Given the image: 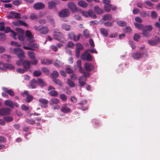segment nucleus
I'll return each instance as SVG.
<instances>
[{
	"mask_svg": "<svg viewBox=\"0 0 160 160\" xmlns=\"http://www.w3.org/2000/svg\"><path fill=\"white\" fill-rule=\"evenodd\" d=\"M5 28V23L3 22H0V31H3Z\"/></svg>",
	"mask_w": 160,
	"mask_h": 160,
	"instance_id": "57",
	"label": "nucleus"
},
{
	"mask_svg": "<svg viewBox=\"0 0 160 160\" xmlns=\"http://www.w3.org/2000/svg\"><path fill=\"white\" fill-rule=\"evenodd\" d=\"M14 51L20 60L24 59V52L22 49L18 48H15L14 49Z\"/></svg>",
	"mask_w": 160,
	"mask_h": 160,
	"instance_id": "3",
	"label": "nucleus"
},
{
	"mask_svg": "<svg viewBox=\"0 0 160 160\" xmlns=\"http://www.w3.org/2000/svg\"><path fill=\"white\" fill-rule=\"evenodd\" d=\"M33 7L35 9L39 10L44 8L45 5L42 2H38L34 4Z\"/></svg>",
	"mask_w": 160,
	"mask_h": 160,
	"instance_id": "13",
	"label": "nucleus"
},
{
	"mask_svg": "<svg viewBox=\"0 0 160 160\" xmlns=\"http://www.w3.org/2000/svg\"><path fill=\"white\" fill-rule=\"evenodd\" d=\"M112 18V17L111 14H107L103 16V20L105 21L111 20Z\"/></svg>",
	"mask_w": 160,
	"mask_h": 160,
	"instance_id": "35",
	"label": "nucleus"
},
{
	"mask_svg": "<svg viewBox=\"0 0 160 160\" xmlns=\"http://www.w3.org/2000/svg\"><path fill=\"white\" fill-rule=\"evenodd\" d=\"M48 94L51 96L53 97H56L58 96V93L55 90L49 92H48Z\"/></svg>",
	"mask_w": 160,
	"mask_h": 160,
	"instance_id": "39",
	"label": "nucleus"
},
{
	"mask_svg": "<svg viewBox=\"0 0 160 160\" xmlns=\"http://www.w3.org/2000/svg\"><path fill=\"white\" fill-rule=\"evenodd\" d=\"M3 68H8L12 69L14 68V66L11 64L8 63H4L3 64Z\"/></svg>",
	"mask_w": 160,
	"mask_h": 160,
	"instance_id": "32",
	"label": "nucleus"
},
{
	"mask_svg": "<svg viewBox=\"0 0 160 160\" xmlns=\"http://www.w3.org/2000/svg\"><path fill=\"white\" fill-rule=\"evenodd\" d=\"M42 30L40 31V33L41 34H46L48 32L49 30L47 27H42Z\"/></svg>",
	"mask_w": 160,
	"mask_h": 160,
	"instance_id": "31",
	"label": "nucleus"
},
{
	"mask_svg": "<svg viewBox=\"0 0 160 160\" xmlns=\"http://www.w3.org/2000/svg\"><path fill=\"white\" fill-rule=\"evenodd\" d=\"M81 58L83 60H86L88 61H91L92 60V56L88 53L85 52L82 54Z\"/></svg>",
	"mask_w": 160,
	"mask_h": 160,
	"instance_id": "9",
	"label": "nucleus"
},
{
	"mask_svg": "<svg viewBox=\"0 0 160 160\" xmlns=\"http://www.w3.org/2000/svg\"><path fill=\"white\" fill-rule=\"evenodd\" d=\"M89 15L88 17H91L93 19H95L96 18V15L94 14L92 9H89L88 10Z\"/></svg>",
	"mask_w": 160,
	"mask_h": 160,
	"instance_id": "38",
	"label": "nucleus"
},
{
	"mask_svg": "<svg viewBox=\"0 0 160 160\" xmlns=\"http://www.w3.org/2000/svg\"><path fill=\"white\" fill-rule=\"evenodd\" d=\"M5 105L11 108H13V104L12 101L10 100H7L5 102Z\"/></svg>",
	"mask_w": 160,
	"mask_h": 160,
	"instance_id": "22",
	"label": "nucleus"
},
{
	"mask_svg": "<svg viewBox=\"0 0 160 160\" xmlns=\"http://www.w3.org/2000/svg\"><path fill=\"white\" fill-rule=\"evenodd\" d=\"M76 49L77 50H82L84 49L83 45L79 43H76Z\"/></svg>",
	"mask_w": 160,
	"mask_h": 160,
	"instance_id": "43",
	"label": "nucleus"
},
{
	"mask_svg": "<svg viewBox=\"0 0 160 160\" xmlns=\"http://www.w3.org/2000/svg\"><path fill=\"white\" fill-rule=\"evenodd\" d=\"M112 8V5L109 4H105L104 6V8L105 10L107 12H109Z\"/></svg>",
	"mask_w": 160,
	"mask_h": 160,
	"instance_id": "46",
	"label": "nucleus"
},
{
	"mask_svg": "<svg viewBox=\"0 0 160 160\" xmlns=\"http://www.w3.org/2000/svg\"><path fill=\"white\" fill-rule=\"evenodd\" d=\"M134 25L135 27L138 29L142 30V29L143 28V26L142 24L135 22Z\"/></svg>",
	"mask_w": 160,
	"mask_h": 160,
	"instance_id": "49",
	"label": "nucleus"
},
{
	"mask_svg": "<svg viewBox=\"0 0 160 160\" xmlns=\"http://www.w3.org/2000/svg\"><path fill=\"white\" fill-rule=\"evenodd\" d=\"M148 42L149 44L152 46H155L157 44L155 41L152 40H148Z\"/></svg>",
	"mask_w": 160,
	"mask_h": 160,
	"instance_id": "54",
	"label": "nucleus"
},
{
	"mask_svg": "<svg viewBox=\"0 0 160 160\" xmlns=\"http://www.w3.org/2000/svg\"><path fill=\"white\" fill-rule=\"evenodd\" d=\"M67 6L68 8L72 12H75L78 10V8L77 7L76 4L72 2H70L68 3Z\"/></svg>",
	"mask_w": 160,
	"mask_h": 160,
	"instance_id": "8",
	"label": "nucleus"
},
{
	"mask_svg": "<svg viewBox=\"0 0 160 160\" xmlns=\"http://www.w3.org/2000/svg\"><path fill=\"white\" fill-rule=\"evenodd\" d=\"M158 16V14L155 11H152L151 13V17L153 19L156 18Z\"/></svg>",
	"mask_w": 160,
	"mask_h": 160,
	"instance_id": "55",
	"label": "nucleus"
},
{
	"mask_svg": "<svg viewBox=\"0 0 160 160\" xmlns=\"http://www.w3.org/2000/svg\"><path fill=\"white\" fill-rule=\"evenodd\" d=\"M87 103V101L86 100H83L82 101L78 103V105H79L81 106L79 108L83 111H86L88 109V107L87 106L84 107V105H86Z\"/></svg>",
	"mask_w": 160,
	"mask_h": 160,
	"instance_id": "12",
	"label": "nucleus"
},
{
	"mask_svg": "<svg viewBox=\"0 0 160 160\" xmlns=\"http://www.w3.org/2000/svg\"><path fill=\"white\" fill-rule=\"evenodd\" d=\"M149 32L142 30V34L145 37H149L150 36V34Z\"/></svg>",
	"mask_w": 160,
	"mask_h": 160,
	"instance_id": "60",
	"label": "nucleus"
},
{
	"mask_svg": "<svg viewBox=\"0 0 160 160\" xmlns=\"http://www.w3.org/2000/svg\"><path fill=\"white\" fill-rule=\"evenodd\" d=\"M67 83L68 85L71 87H74L75 86L74 82L70 79H68Z\"/></svg>",
	"mask_w": 160,
	"mask_h": 160,
	"instance_id": "44",
	"label": "nucleus"
},
{
	"mask_svg": "<svg viewBox=\"0 0 160 160\" xmlns=\"http://www.w3.org/2000/svg\"><path fill=\"white\" fill-rule=\"evenodd\" d=\"M66 71L68 73H72L73 72V71L72 69L71 66L69 65H67L66 66Z\"/></svg>",
	"mask_w": 160,
	"mask_h": 160,
	"instance_id": "50",
	"label": "nucleus"
},
{
	"mask_svg": "<svg viewBox=\"0 0 160 160\" xmlns=\"http://www.w3.org/2000/svg\"><path fill=\"white\" fill-rule=\"evenodd\" d=\"M30 62L27 60H24L22 61V65L24 69L26 71H28L30 68Z\"/></svg>",
	"mask_w": 160,
	"mask_h": 160,
	"instance_id": "11",
	"label": "nucleus"
},
{
	"mask_svg": "<svg viewBox=\"0 0 160 160\" xmlns=\"http://www.w3.org/2000/svg\"><path fill=\"white\" fill-rule=\"evenodd\" d=\"M38 101L39 102V105L42 108H46L48 106V101L47 99L44 98H40Z\"/></svg>",
	"mask_w": 160,
	"mask_h": 160,
	"instance_id": "7",
	"label": "nucleus"
},
{
	"mask_svg": "<svg viewBox=\"0 0 160 160\" xmlns=\"http://www.w3.org/2000/svg\"><path fill=\"white\" fill-rule=\"evenodd\" d=\"M80 72L83 73V75L80 76L78 79L79 85L82 87L86 84L87 78L90 77V74L88 72H85L84 69Z\"/></svg>",
	"mask_w": 160,
	"mask_h": 160,
	"instance_id": "1",
	"label": "nucleus"
},
{
	"mask_svg": "<svg viewBox=\"0 0 160 160\" xmlns=\"http://www.w3.org/2000/svg\"><path fill=\"white\" fill-rule=\"evenodd\" d=\"M11 15H9L8 16L9 19H12L15 18L17 19H21L20 17L21 14L15 12L14 11H12L10 12Z\"/></svg>",
	"mask_w": 160,
	"mask_h": 160,
	"instance_id": "10",
	"label": "nucleus"
},
{
	"mask_svg": "<svg viewBox=\"0 0 160 160\" xmlns=\"http://www.w3.org/2000/svg\"><path fill=\"white\" fill-rule=\"evenodd\" d=\"M52 60H50L47 58H46L42 60L41 61V63L45 65H49L52 64Z\"/></svg>",
	"mask_w": 160,
	"mask_h": 160,
	"instance_id": "26",
	"label": "nucleus"
},
{
	"mask_svg": "<svg viewBox=\"0 0 160 160\" xmlns=\"http://www.w3.org/2000/svg\"><path fill=\"white\" fill-rule=\"evenodd\" d=\"M10 44L12 45H13L15 46L20 47L21 46L20 44H19L18 42L15 41H12L10 42Z\"/></svg>",
	"mask_w": 160,
	"mask_h": 160,
	"instance_id": "64",
	"label": "nucleus"
},
{
	"mask_svg": "<svg viewBox=\"0 0 160 160\" xmlns=\"http://www.w3.org/2000/svg\"><path fill=\"white\" fill-rule=\"evenodd\" d=\"M42 71L43 73L46 75H48L49 74V70L47 68H43L42 69Z\"/></svg>",
	"mask_w": 160,
	"mask_h": 160,
	"instance_id": "51",
	"label": "nucleus"
},
{
	"mask_svg": "<svg viewBox=\"0 0 160 160\" xmlns=\"http://www.w3.org/2000/svg\"><path fill=\"white\" fill-rule=\"evenodd\" d=\"M152 29V26L149 25L143 26V28L142 30L147 32H151Z\"/></svg>",
	"mask_w": 160,
	"mask_h": 160,
	"instance_id": "30",
	"label": "nucleus"
},
{
	"mask_svg": "<svg viewBox=\"0 0 160 160\" xmlns=\"http://www.w3.org/2000/svg\"><path fill=\"white\" fill-rule=\"evenodd\" d=\"M74 46V45L73 42L71 41H68L67 42V46L66 47H68V48H73Z\"/></svg>",
	"mask_w": 160,
	"mask_h": 160,
	"instance_id": "58",
	"label": "nucleus"
},
{
	"mask_svg": "<svg viewBox=\"0 0 160 160\" xmlns=\"http://www.w3.org/2000/svg\"><path fill=\"white\" fill-rule=\"evenodd\" d=\"M58 76V73L57 71L54 70L52 73L51 77L53 79L57 78Z\"/></svg>",
	"mask_w": 160,
	"mask_h": 160,
	"instance_id": "40",
	"label": "nucleus"
},
{
	"mask_svg": "<svg viewBox=\"0 0 160 160\" xmlns=\"http://www.w3.org/2000/svg\"><path fill=\"white\" fill-rule=\"evenodd\" d=\"M59 102V100L57 98H52L50 101V104L51 105L53 104H57Z\"/></svg>",
	"mask_w": 160,
	"mask_h": 160,
	"instance_id": "23",
	"label": "nucleus"
},
{
	"mask_svg": "<svg viewBox=\"0 0 160 160\" xmlns=\"http://www.w3.org/2000/svg\"><path fill=\"white\" fill-rule=\"evenodd\" d=\"M15 30L18 32L17 35L18 36V39L21 41H23L24 40V31L21 28H16Z\"/></svg>",
	"mask_w": 160,
	"mask_h": 160,
	"instance_id": "5",
	"label": "nucleus"
},
{
	"mask_svg": "<svg viewBox=\"0 0 160 160\" xmlns=\"http://www.w3.org/2000/svg\"><path fill=\"white\" fill-rule=\"evenodd\" d=\"M7 141L6 138L3 136H0V142L4 143Z\"/></svg>",
	"mask_w": 160,
	"mask_h": 160,
	"instance_id": "63",
	"label": "nucleus"
},
{
	"mask_svg": "<svg viewBox=\"0 0 160 160\" xmlns=\"http://www.w3.org/2000/svg\"><path fill=\"white\" fill-rule=\"evenodd\" d=\"M37 80L35 79H32L30 82V86L32 88H35L36 87V84L37 83Z\"/></svg>",
	"mask_w": 160,
	"mask_h": 160,
	"instance_id": "33",
	"label": "nucleus"
},
{
	"mask_svg": "<svg viewBox=\"0 0 160 160\" xmlns=\"http://www.w3.org/2000/svg\"><path fill=\"white\" fill-rule=\"evenodd\" d=\"M61 111L64 113L70 112L71 111V109L66 106V104H64L61 108Z\"/></svg>",
	"mask_w": 160,
	"mask_h": 160,
	"instance_id": "18",
	"label": "nucleus"
},
{
	"mask_svg": "<svg viewBox=\"0 0 160 160\" xmlns=\"http://www.w3.org/2000/svg\"><path fill=\"white\" fill-rule=\"evenodd\" d=\"M37 83L40 86L43 87L46 85V83L41 78H38L37 80Z\"/></svg>",
	"mask_w": 160,
	"mask_h": 160,
	"instance_id": "21",
	"label": "nucleus"
},
{
	"mask_svg": "<svg viewBox=\"0 0 160 160\" xmlns=\"http://www.w3.org/2000/svg\"><path fill=\"white\" fill-rule=\"evenodd\" d=\"M60 98L63 101H66L67 100V97L64 94H60L59 95Z\"/></svg>",
	"mask_w": 160,
	"mask_h": 160,
	"instance_id": "56",
	"label": "nucleus"
},
{
	"mask_svg": "<svg viewBox=\"0 0 160 160\" xmlns=\"http://www.w3.org/2000/svg\"><path fill=\"white\" fill-rule=\"evenodd\" d=\"M4 120L7 122H10L12 121L13 118L10 116H7L3 118Z\"/></svg>",
	"mask_w": 160,
	"mask_h": 160,
	"instance_id": "48",
	"label": "nucleus"
},
{
	"mask_svg": "<svg viewBox=\"0 0 160 160\" xmlns=\"http://www.w3.org/2000/svg\"><path fill=\"white\" fill-rule=\"evenodd\" d=\"M28 54L29 58L32 60H34L35 58V54L33 51H28L27 52Z\"/></svg>",
	"mask_w": 160,
	"mask_h": 160,
	"instance_id": "24",
	"label": "nucleus"
},
{
	"mask_svg": "<svg viewBox=\"0 0 160 160\" xmlns=\"http://www.w3.org/2000/svg\"><path fill=\"white\" fill-rule=\"evenodd\" d=\"M117 25L120 27H124L126 26L127 23L125 21H118L116 22Z\"/></svg>",
	"mask_w": 160,
	"mask_h": 160,
	"instance_id": "37",
	"label": "nucleus"
},
{
	"mask_svg": "<svg viewBox=\"0 0 160 160\" xmlns=\"http://www.w3.org/2000/svg\"><path fill=\"white\" fill-rule=\"evenodd\" d=\"M21 3L20 1L18 0L14 1L12 2V3L15 6H18Z\"/></svg>",
	"mask_w": 160,
	"mask_h": 160,
	"instance_id": "62",
	"label": "nucleus"
},
{
	"mask_svg": "<svg viewBox=\"0 0 160 160\" xmlns=\"http://www.w3.org/2000/svg\"><path fill=\"white\" fill-rule=\"evenodd\" d=\"M83 34L85 38H87L89 37V31L87 30H85L83 31Z\"/></svg>",
	"mask_w": 160,
	"mask_h": 160,
	"instance_id": "61",
	"label": "nucleus"
},
{
	"mask_svg": "<svg viewBox=\"0 0 160 160\" xmlns=\"http://www.w3.org/2000/svg\"><path fill=\"white\" fill-rule=\"evenodd\" d=\"M10 109L8 108H2L0 109V115H8L10 113Z\"/></svg>",
	"mask_w": 160,
	"mask_h": 160,
	"instance_id": "15",
	"label": "nucleus"
},
{
	"mask_svg": "<svg viewBox=\"0 0 160 160\" xmlns=\"http://www.w3.org/2000/svg\"><path fill=\"white\" fill-rule=\"evenodd\" d=\"M104 26L106 27H110L113 25V22L108 21L104 23Z\"/></svg>",
	"mask_w": 160,
	"mask_h": 160,
	"instance_id": "52",
	"label": "nucleus"
},
{
	"mask_svg": "<svg viewBox=\"0 0 160 160\" xmlns=\"http://www.w3.org/2000/svg\"><path fill=\"white\" fill-rule=\"evenodd\" d=\"M33 98V97L30 95H28L27 96L25 101L27 102H29L32 101Z\"/></svg>",
	"mask_w": 160,
	"mask_h": 160,
	"instance_id": "45",
	"label": "nucleus"
},
{
	"mask_svg": "<svg viewBox=\"0 0 160 160\" xmlns=\"http://www.w3.org/2000/svg\"><path fill=\"white\" fill-rule=\"evenodd\" d=\"M78 4L79 6L83 8H86L88 5L86 2L82 1H79L78 2Z\"/></svg>",
	"mask_w": 160,
	"mask_h": 160,
	"instance_id": "36",
	"label": "nucleus"
},
{
	"mask_svg": "<svg viewBox=\"0 0 160 160\" xmlns=\"http://www.w3.org/2000/svg\"><path fill=\"white\" fill-rule=\"evenodd\" d=\"M53 38L59 42H64V38L62 33L59 32L57 34H54L53 35Z\"/></svg>",
	"mask_w": 160,
	"mask_h": 160,
	"instance_id": "6",
	"label": "nucleus"
},
{
	"mask_svg": "<svg viewBox=\"0 0 160 160\" xmlns=\"http://www.w3.org/2000/svg\"><path fill=\"white\" fill-rule=\"evenodd\" d=\"M100 31L101 33L105 37H107L108 34V32L107 30L105 28H101Z\"/></svg>",
	"mask_w": 160,
	"mask_h": 160,
	"instance_id": "34",
	"label": "nucleus"
},
{
	"mask_svg": "<svg viewBox=\"0 0 160 160\" xmlns=\"http://www.w3.org/2000/svg\"><path fill=\"white\" fill-rule=\"evenodd\" d=\"M38 18V16L34 13H32L29 17L32 20H36Z\"/></svg>",
	"mask_w": 160,
	"mask_h": 160,
	"instance_id": "47",
	"label": "nucleus"
},
{
	"mask_svg": "<svg viewBox=\"0 0 160 160\" xmlns=\"http://www.w3.org/2000/svg\"><path fill=\"white\" fill-rule=\"evenodd\" d=\"M34 75L37 77L39 76L41 74V72L40 70H35L33 72Z\"/></svg>",
	"mask_w": 160,
	"mask_h": 160,
	"instance_id": "53",
	"label": "nucleus"
},
{
	"mask_svg": "<svg viewBox=\"0 0 160 160\" xmlns=\"http://www.w3.org/2000/svg\"><path fill=\"white\" fill-rule=\"evenodd\" d=\"M84 66L85 69L88 72H91L94 69V67L90 63H85Z\"/></svg>",
	"mask_w": 160,
	"mask_h": 160,
	"instance_id": "14",
	"label": "nucleus"
},
{
	"mask_svg": "<svg viewBox=\"0 0 160 160\" xmlns=\"http://www.w3.org/2000/svg\"><path fill=\"white\" fill-rule=\"evenodd\" d=\"M52 80L56 84L59 86H62L63 85L62 82L60 80L58 79L54 78Z\"/></svg>",
	"mask_w": 160,
	"mask_h": 160,
	"instance_id": "29",
	"label": "nucleus"
},
{
	"mask_svg": "<svg viewBox=\"0 0 160 160\" xmlns=\"http://www.w3.org/2000/svg\"><path fill=\"white\" fill-rule=\"evenodd\" d=\"M3 90L11 96H13L14 95V92L11 89H8V88H3Z\"/></svg>",
	"mask_w": 160,
	"mask_h": 160,
	"instance_id": "27",
	"label": "nucleus"
},
{
	"mask_svg": "<svg viewBox=\"0 0 160 160\" xmlns=\"http://www.w3.org/2000/svg\"><path fill=\"white\" fill-rule=\"evenodd\" d=\"M70 14L69 10L64 8L61 10L58 13V16L61 18H65L68 17Z\"/></svg>",
	"mask_w": 160,
	"mask_h": 160,
	"instance_id": "4",
	"label": "nucleus"
},
{
	"mask_svg": "<svg viewBox=\"0 0 160 160\" xmlns=\"http://www.w3.org/2000/svg\"><path fill=\"white\" fill-rule=\"evenodd\" d=\"M4 32L5 33H7L9 32H11L13 34V35L12 36L13 38L15 39H16V36L17 33L14 31L12 30L9 27H7L5 28L4 30Z\"/></svg>",
	"mask_w": 160,
	"mask_h": 160,
	"instance_id": "17",
	"label": "nucleus"
},
{
	"mask_svg": "<svg viewBox=\"0 0 160 160\" xmlns=\"http://www.w3.org/2000/svg\"><path fill=\"white\" fill-rule=\"evenodd\" d=\"M62 28L66 31H68L71 28V26L68 25L64 24L62 25Z\"/></svg>",
	"mask_w": 160,
	"mask_h": 160,
	"instance_id": "41",
	"label": "nucleus"
},
{
	"mask_svg": "<svg viewBox=\"0 0 160 160\" xmlns=\"http://www.w3.org/2000/svg\"><path fill=\"white\" fill-rule=\"evenodd\" d=\"M21 20H19L18 21H13L12 24L15 26H20L21 24Z\"/></svg>",
	"mask_w": 160,
	"mask_h": 160,
	"instance_id": "59",
	"label": "nucleus"
},
{
	"mask_svg": "<svg viewBox=\"0 0 160 160\" xmlns=\"http://www.w3.org/2000/svg\"><path fill=\"white\" fill-rule=\"evenodd\" d=\"M48 8L49 9H52L56 7V2L53 1H49L48 2Z\"/></svg>",
	"mask_w": 160,
	"mask_h": 160,
	"instance_id": "19",
	"label": "nucleus"
},
{
	"mask_svg": "<svg viewBox=\"0 0 160 160\" xmlns=\"http://www.w3.org/2000/svg\"><path fill=\"white\" fill-rule=\"evenodd\" d=\"M94 9L95 12L98 14H101L103 12V10L100 9L98 6H95Z\"/></svg>",
	"mask_w": 160,
	"mask_h": 160,
	"instance_id": "25",
	"label": "nucleus"
},
{
	"mask_svg": "<svg viewBox=\"0 0 160 160\" xmlns=\"http://www.w3.org/2000/svg\"><path fill=\"white\" fill-rule=\"evenodd\" d=\"M76 65L79 69V72H82V71L83 69L82 67V63L81 60H78L76 62Z\"/></svg>",
	"mask_w": 160,
	"mask_h": 160,
	"instance_id": "28",
	"label": "nucleus"
},
{
	"mask_svg": "<svg viewBox=\"0 0 160 160\" xmlns=\"http://www.w3.org/2000/svg\"><path fill=\"white\" fill-rule=\"evenodd\" d=\"M142 53L137 51L132 53V57L134 59L138 60L142 57Z\"/></svg>",
	"mask_w": 160,
	"mask_h": 160,
	"instance_id": "16",
	"label": "nucleus"
},
{
	"mask_svg": "<svg viewBox=\"0 0 160 160\" xmlns=\"http://www.w3.org/2000/svg\"><path fill=\"white\" fill-rule=\"evenodd\" d=\"M25 121L27 123L32 125L34 124L35 122V120L32 118L27 119Z\"/></svg>",
	"mask_w": 160,
	"mask_h": 160,
	"instance_id": "42",
	"label": "nucleus"
},
{
	"mask_svg": "<svg viewBox=\"0 0 160 160\" xmlns=\"http://www.w3.org/2000/svg\"><path fill=\"white\" fill-rule=\"evenodd\" d=\"M33 41L30 42L28 44L27 46H24L23 48L25 49L35 50L36 48H38L39 45L33 42Z\"/></svg>",
	"mask_w": 160,
	"mask_h": 160,
	"instance_id": "2",
	"label": "nucleus"
},
{
	"mask_svg": "<svg viewBox=\"0 0 160 160\" xmlns=\"http://www.w3.org/2000/svg\"><path fill=\"white\" fill-rule=\"evenodd\" d=\"M26 36L28 37V40L30 42L34 41L33 39V37L32 36L31 32L27 30L26 31Z\"/></svg>",
	"mask_w": 160,
	"mask_h": 160,
	"instance_id": "20",
	"label": "nucleus"
}]
</instances>
